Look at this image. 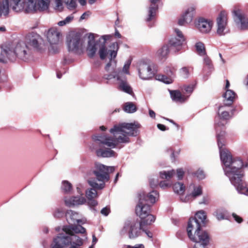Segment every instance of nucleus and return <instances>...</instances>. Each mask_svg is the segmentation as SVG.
Returning <instances> with one entry per match:
<instances>
[{"label": "nucleus", "mask_w": 248, "mask_h": 248, "mask_svg": "<svg viewBox=\"0 0 248 248\" xmlns=\"http://www.w3.org/2000/svg\"><path fill=\"white\" fill-rule=\"evenodd\" d=\"M97 35L90 33L88 35V45L87 52L90 58H93L97 51L98 47L99 49L98 53L101 60H104L107 55L109 62L105 66V69L108 73L104 74L103 78L109 80L115 79L117 81V89L130 95L134 94L133 89L128 83L126 75H130L129 69L131 63V60H127L123 68L117 69V61L115 58L119 46L117 42L112 43L108 49L106 46L107 40H109L111 35H104L100 37L98 40L95 41V37Z\"/></svg>", "instance_id": "obj_1"}, {"label": "nucleus", "mask_w": 248, "mask_h": 248, "mask_svg": "<svg viewBox=\"0 0 248 248\" xmlns=\"http://www.w3.org/2000/svg\"><path fill=\"white\" fill-rule=\"evenodd\" d=\"M140 124L138 123H122L114 124L109 132L113 136L108 134L95 135L93 139L99 145L98 148L92 147L95 150L99 157H116L117 154L112 150L120 143L127 144L130 142L129 137H136L139 133Z\"/></svg>", "instance_id": "obj_2"}, {"label": "nucleus", "mask_w": 248, "mask_h": 248, "mask_svg": "<svg viewBox=\"0 0 248 248\" xmlns=\"http://www.w3.org/2000/svg\"><path fill=\"white\" fill-rule=\"evenodd\" d=\"M223 125L224 124L221 122L217 123L216 120L217 145L223 169L238 193L248 196V187L245 186L242 181L244 176L242 168L244 165L240 158H232L231 153L224 147L225 132L221 128Z\"/></svg>", "instance_id": "obj_3"}, {"label": "nucleus", "mask_w": 248, "mask_h": 248, "mask_svg": "<svg viewBox=\"0 0 248 248\" xmlns=\"http://www.w3.org/2000/svg\"><path fill=\"white\" fill-rule=\"evenodd\" d=\"M32 52L26 41H19L3 45L0 53V62L6 63L8 61H14L16 58L24 61L31 58Z\"/></svg>", "instance_id": "obj_4"}, {"label": "nucleus", "mask_w": 248, "mask_h": 248, "mask_svg": "<svg viewBox=\"0 0 248 248\" xmlns=\"http://www.w3.org/2000/svg\"><path fill=\"white\" fill-rule=\"evenodd\" d=\"M115 167L107 166L100 163H95L93 173L95 179L88 180V183L92 187L102 189L105 187V183L110 179L109 173L113 172Z\"/></svg>", "instance_id": "obj_5"}, {"label": "nucleus", "mask_w": 248, "mask_h": 248, "mask_svg": "<svg viewBox=\"0 0 248 248\" xmlns=\"http://www.w3.org/2000/svg\"><path fill=\"white\" fill-rule=\"evenodd\" d=\"M83 244V239L78 235L61 233L53 239L51 248H81Z\"/></svg>", "instance_id": "obj_6"}, {"label": "nucleus", "mask_w": 248, "mask_h": 248, "mask_svg": "<svg viewBox=\"0 0 248 248\" xmlns=\"http://www.w3.org/2000/svg\"><path fill=\"white\" fill-rule=\"evenodd\" d=\"M139 202L136 207L135 212L136 215L139 216L142 223L146 225H151L155 221V217L150 214V206L145 202L144 194H138Z\"/></svg>", "instance_id": "obj_7"}, {"label": "nucleus", "mask_w": 248, "mask_h": 248, "mask_svg": "<svg viewBox=\"0 0 248 248\" xmlns=\"http://www.w3.org/2000/svg\"><path fill=\"white\" fill-rule=\"evenodd\" d=\"M187 232L189 238L192 241H201L205 243L208 242V233L201 230V224L196 219L190 218L188 222Z\"/></svg>", "instance_id": "obj_8"}, {"label": "nucleus", "mask_w": 248, "mask_h": 248, "mask_svg": "<svg viewBox=\"0 0 248 248\" xmlns=\"http://www.w3.org/2000/svg\"><path fill=\"white\" fill-rule=\"evenodd\" d=\"M138 74L142 80H149L155 74V64L149 60H143L138 64Z\"/></svg>", "instance_id": "obj_9"}, {"label": "nucleus", "mask_w": 248, "mask_h": 248, "mask_svg": "<svg viewBox=\"0 0 248 248\" xmlns=\"http://www.w3.org/2000/svg\"><path fill=\"white\" fill-rule=\"evenodd\" d=\"M66 43L69 51L78 53L84 48V41L79 33L70 32L67 36Z\"/></svg>", "instance_id": "obj_10"}, {"label": "nucleus", "mask_w": 248, "mask_h": 248, "mask_svg": "<svg viewBox=\"0 0 248 248\" xmlns=\"http://www.w3.org/2000/svg\"><path fill=\"white\" fill-rule=\"evenodd\" d=\"M230 32L227 14L221 11L216 18V32L219 36H224Z\"/></svg>", "instance_id": "obj_11"}, {"label": "nucleus", "mask_w": 248, "mask_h": 248, "mask_svg": "<svg viewBox=\"0 0 248 248\" xmlns=\"http://www.w3.org/2000/svg\"><path fill=\"white\" fill-rule=\"evenodd\" d=\"M60 32L55 28L49 29L47 33L46 37L50 44L48 50L51 53H56L59 50V42L60 41Z\"/></svg>", "instance_id": "obj_12"}, {"label": "nucleus", "mask_w": 248, "mask_h": 248, "mask_svg": "<svg viewBox=\"0 0 248 248\" xmlns=\"http://www.w3.org/2000/svg\"><path fill=\"white\" fill-rule=\"evenodd\" d=\"M26 40L28 44L37 51L41 52L46 48L44 40L39 34L36 33L31 32L29 33L27 36Z\"/></svg>", "instance_id": "obj_13"}, {"label": "nucleus", "mask_w": 248, "mask_h": 248, "mask_svg": "<svg viewBox=\"0 0 248 248\" xmlns=\"http://www.w3.org/2000/svg\"><path fill=\"white\" fill-rule=\"evenodd\" d=\"M174 33V36L170 39L169 45L171 49L174 50V52H176L181 50L185 39L183 33L179 29H175Z\"/></svg>", "instance_id": "obj_14"}, {"label": "nucleus", "mask_w": 248, "mask_h": 248, "mask_svg": "<svg viewBox=\"0 0 248 248\" xmlns=\"http://www.w3.org/2000/svg\"><path fill=\"white\" fill-rule=\"evenodd\" d=\"M234 21L237 26L241 30H248V16L240 9L232 11Z\"/></svg>", "instance_id": "obj_15"}, {"label": "nucleus", "mask_w": 248, "mask_h": 248, "mask_svg": "<svg viewBox=\"0 0 248 248\" xmlns=\"http://www.w3.org/2000/svg\"><path fill=\"white\" fill-rule=\"evenodd\" d=\"M30 5L28 10L30 12L33 11H44L48 9L50 0H29Z\"/></svg>", "instance_id": "obj_16"}, {"label": "nucleus", "mask_w": 248, "mask_h": 248, "mask_svg": "<svg viewBox=\"0 0 248 248\" xmlns=\"http://www.w3.org/2000/svg\"><path fill=\"white\" fill-rule=\"evenodd\" d=\"M196 28L202 33H209L212 28L213 22L210 19L200 17L195 22Z\"/></svg>", "instance_id": "obj_17"}, {"label": "nucleus", "mask_w": 248, "mask_h": 248, "mask_svg": "<svg viewBox=\"0 0 248 248\" xmlns=\"http://www.w3.org/2000/svg\"><path fill=\"white\" fill-rule=\"evenodd\" d=\"M10 7L16 12L24 11L26 13H30V10L27 9L30 5L29 0H8Z\"/></svg>", "instance_id": "obj_18"}, {"label": "nucleus", "mask_w": 248, "mask_h": 248, "mask_svg": "<svg viewBox=\"0 0 248 248\" xmlns=\"http://www.w3.org/2000/svg\"><path fill=\"white\" fill-rule=\"evenodd\" d=\"M195 10V9L193 6L187 8L179 19L178 24L180 26H184L190 24L193 20Z\"/></svg>", "instance_id": "obj_19"}, {"label": "nucleus", "mask_w": 248, "mask_h": 248, "mask_svg": "<svg viewBox=\"0 0 248 248\" xmlns=\"http://www.w3.org/2000/svg\"><path fill=\"white\" fill-rule=\"evenodd\" d=\"M145 223L142 221L133 222L130 224V230L129 231V237L130 238H135L140 236L142 231H144Z\"/></svg>", "instance_id": "obj_20"}, {"label": "nucleus", "mask_w": 248, "mask_h": 248, "mask_svg": "<svg viewBox=\"0 0 248 248\" xmlns=\"http://www.w3.org/2000/svg\"><path fill=\"white\" fill-rule=\"evenodd\" d=\"M96 189H98L93 187L92 188H90L86 191V195L88 199V205L90 206L91 209H92L93 210H94V211H96L94 207L98 204L97 202L95 200V199L97 197Z\"/></svg>", "instance_id": "obj_21"}, {"label": "nucleus", "mask_w": 248, "mask_h": 248, "mask_svg": "<svg viewBox=\"0 0 248 248\" xmlns=\"http://www.w3.org/2000/svg\"><path fill=\"white\" fill-rule=\"evenodd\" d=\"M67 221L69 224L83 223L84 221L81 219V216L78 212L71 210H68L65 214Z\"/></svg>", "instance_id": "obj_22"}, {"label": "nucleus", "mask_w": 248, "mask_h": 248, "mask_svg": "<svg viewBox=\"0 0 248 248\" xmlns=\"http://www.w3.org/2000/svg\"><path fill=\"white\" fill-rule=\"evenodd\" d=\"M86 199L82 196H73L66 198L64 200L65 204L69 207L77 206L82 205L86 202Z\"/></svg>", "instance_id": "obj_23"}, {"label": "nucleus", "mask_w": 248, "mask_h": 248, "mask_svg": "<svg viewBox=\"0 0 248 248\" xmlns=\"http://www.w3.org/2000/svg\"><path fill=\"white\" fill-rule=\"evenodd\" d=\"M62 231L64 233L69 234L77 235L78 233H85L86 232V229L79 225L65 226L63 227Z\"/></svg>", "instance_id": "obj_24"}, {"label": "nucleus", "mask_w": 248, "mask_h": 248, "mask_svg": "<svg viewBox=\"0 0 248 248\" xmlns=\"http://www.w3.org/2000/svg\"><path fill=\"white\" fill-rule=\"evenodd\" d=\"M10 12L8 0H0V18L7 17Z\"/></svg>", "instance_id": "obj_25"}, {"label": "nucleus", "mask_w": 248, "mask_h": 248, "mask_svg": "<svg viewBox=\"0 0 248 248\" xmlns=\"http://www.w3.org/2000/svg\"><path fill=\"white\" fill-rule=\"evenodd\" d=\"M159 0H150V5L148 10V15L147 21L151 20L155 16L156 11L158 9V5L157 3Z\"/></svg>", "instance_id": "obj_26"}, {"label": "nucleus", "mask_w": 248, "mask_h": 248, "mask_svg": "<svg viewBox=\"0 0 248 248\" xmlns=\"http://www.w3.org/2000/svg\"><path fill=\"white\" fill-rule=\"evenodd\" d=\"M170 93L172 100L176 102L183 103L188 98L187 96L182 95L178 90L170 91Z\"/></svg>", "instance_id": "obj_27"}, {"label": "nucleus", "mask_w": 248, "mask_h": 248, "mask_svg": "<svg viewBox=\"0 0 248 248\" xmlns=\"http://www.w3.org/2000/svg\"><path fill=\"white\" fill-rule=\"evenodd\" d=\"M235 95L236 94L233 91L227 89L223 94L224 105L225 106L231 105L234 101Z\"/></svg>", "instance_id": "obj_28"}, {"label": "nucleus", "mask_w": 248, "mask_h": 248, "mask_svg": "<svg viewBox=\"0 0 248 248\" xmlns=\"http://www.w3.org/2000/svg\"><path fill=\"white\" fill-rule=\"evenodd\" d=\"M213 215L216 217L217 220L228 219L229 217L228 211L223 208L217 209L213 213Z\"/></svg>", "instance_id": "obj_29"}, {"label": "nucleus", "mask_w": 248, "mask_h": 248, "mask_svg": "<svg viewBox=\"0 0 248 248\" xmlns=\"http://www.w3.org/2000/svg\"><path fill=\"white\" fill-rule=\"evenodd\" d=\"M189 188L191 191L190 194L194 199L202 194V187L200 185L192 184L189 186Z\"/></svg>", "instance_id": "obj_30"}, {"label": "nucleus", "mask_w": 248, "mask_h": 248, "mask_svg": "<svg viewBox=\"0 0 248 248\" xmlns=\"http://www.w3.org/2000/svg\"><path fill=\"white\" fill-rule=\"evenodd\" d=\"M139 194H144L145 195L144 201L145 203L149 204V203L154 204L157 198L158 197V193L156 191L153 190L151 192L146 194L144 192H141Z\"/></svg>", "instance_id": "obj_31"}, {"label": "nucleus", "mask_w": 248, "mask_h": 248, "mask_svg": "<svg viewBox=\"0 0 248 248\" xmlns=\"http://www.w3.org/2000/svg\"><path fill=\"white\" fill-rule=\"evenodd\" d=\"M169 46L167 45L163 46L156 53V56L160 60L167 59L169 53Z\"/></svg>", "instance_id": "obj_32"}, {"label": "nucleus", "mask_w": 248, "mask_h": 248, "mask_svg": "<svg viewBox=\"0 0 248 248\" xmlns=\"http://www.w3.org/2000/svg\"><path fill=\"white\" fill-rule=\"evenodd\" d=\"M227 106H222L219 107L218 110V116L220 120H227L231 117L229 110L226 108Z\"/></svg>", "instance_id": "obj_33"}, {"label": "nucleus", "mask_w": 248, "mask_h": 248, "mask_svg": "<svg viewBox=\"0 0 248 248\" xmlns=\"http://www.w3.org/2000/svg\"><path fill=\"white\" fill-rule=\"evenodd\" d=\"M176 174L174 170H171L168 171L163 170L159 172L160 178L162 179H166L169 181Z\"/></svg>", "instance_id": "obj_34"}, {"label": "nucleus", "mask_w": 248, "mask_h": 248, "mask_svg": "<svg viewBox=\"0 0 248 248\" xmlns=\"http://www.w3.org/2000/svg\"><path fill=\"white\" fill-rule=\"evenodd\" d=\"M123 109L126 113H133L137 111V108L134 103L127 102L124 104Z\"/></svg>", "instance_id": "obj_35"}, {"label": "nucleus", "mask_w": 248, "mask_h": 248, "mask_svg": "<svg viewBox=\"0 0 248 248\" xmlns=\"http://www.w3.org/2000/svg\"><path fill=\"white\" fill-rule=\"evenodd\" d=\"M203 57V70L205 72H210L213 69V65L210 59L207 56L206 54L202 56Z\"/></svg>", "instance_id": "obj_36"}, {"label": "nucleus", "mask_w": 248, "mask_h": 248, "mask_svg": "<svg viewBox=\"0 0 248 248\" xmlns=\"http://www.w3.org/2000/svg\"><path fill=\"white\" fill-rule=\"evenodd\" d=\"M173 189L175 193L179 195H182L185 192L186 188L183 183L177 182L173 185Z\"/></svg>", "instance_id": "obj_37"}, {"label": "nucleus", "mask_w": 248, "mask_h": 248, "mask_svg": "<svg viewBox=\"0 0 248 248\" xmlns=\"http://www.w3.org/2000/svg\"><path fill=\"white\" fill-rule=\"evenodd\" d=\"M176 67L172 65L166 66L164 68V72L168 76L170 77L173 79L175 78Z\"/></svg>", "instance_id": "obj_38"}, {"label": "nucleus", "mask_w": 248, "mask_h": 248, "mask_svg": "<svg viewBox=\"0 0 248 248\" xmlns=\"http://www.w3.org/2000/svg\"><path fill=\"white\" fill-rule=\"evenodd\" d=\"M195 48L198 54L201 56L205 55L206 53L204 45L201 42H198L195 44Z\"/></svg>", "instance_id": "obj_39"}, {"label": "nucleus", "mask_w": 248, "mask_h": 248, "mask_svg": "<svg viewBox=\"0 0 248 248\" xmlns=\"http://www.w3.org/2000/svg\"><path fill=\"white\" fill-rule=\"evenodd\" d=\"M61 188L64 193L68 194L72 189V186L68 181H63L62 182Z\"/></svg>", "instance_id": "obj_40"}, {"label": "nucleus", "mask_w": 248, "mask_h": 248, "mask_svg": "<svg viewBox=\"0 0 248 248\" xmlns=\"http://www.w3.org/2000/svg\"><path fill=\"white\" fill-rule=\"evenodd\" d=\"M192 219H196L197 221L200 222V224L204 223L205 220L206 219L205 213L202 210L198 212L195 216V217H191Z\"/></svg>", "instance_id": "obj_41"}, {"label": "nucleus", "mask_w": 248, "mask_h": 248, "mask_svg": "<svg viewBox=\"0 0 248 248\" xmlns=\"http://www.w3.org/2000/svg\"><path fill=\"white\" fill-rule=\"evenodd\" d=\"M158 80L162 81L163 82L166 83V84H170L171 83L173 79L172 78L166 75H159L158 76Z\"/></svg>", "instance_id": "obj_42"}, {"label": "nucleus", "mask_w": 248, "mask_h": 248, "mask_svg": "<svg viewBox=\"0 0 248 248\" xmlns=\"http://www.w3.org/2000/svg\"><path fill=\"white\" fill-rule=\"evenodd\" d=\"M190 67H184L180 70V73L181 76L185 78H187L189 76V70Z\"/></svg>", "instance_id": "obj_43"}, {"label": "nucleus", "mask_w": 248, "mask_h": 248, "mask_svg": "<svg viewBox=\"0 0 248 248\" xmlns=\"http://www.w3.org/2000/svg\"><path fill=\"white\" fill-rule=\"evenodd\" d=\"M64 211L62 208H56L53 213L54 217L60 218L63 216Z\"/></svg>", "instance_id": "obj_44"}, {"label": "nucleus", "mask_w": 248, "mask_h": 248, "mask_svg": "<svg viewBox=\"0 0 248 248\" xmlns=\"http://www.w3.org/2000/svg\"><path fill=\"white\" fill-rule=\"evenodd\" d=\"M130 224L129 223H125L124 227L120 231V233L121 235H124L127 233L129 234V231L130 230Z\"/></svg>", "instance_id": "obj_45"}, {"label": "nucleus", "mask_w": 248, "mask_h": 248, "mask_svg": "<svg viewBox=\"0 0 248 248\" xmlns=\"http://www.w3.org/2000/svg\"><path fill=\"white\" fill-rule=\"evenodd\" d=\"M64 2L67 5V8L69 9H72L76 7V0H63Z\"/></svg>", "instance_id": "obj_46"}, {"label": "nucleus", "mask_w": 248, "mask_h": 248, "mask_svg": "<svg viewBox=\"0 0 248 248\" xmlns=\"http://www.w3.org/2000/svg\"><path fill=\"white\" fill-rule=\"evenodd\" d=\"M180 200L184 202H188L192 201L194 199L192 197L191 195L190 194H187L186 196L180 195Z\"/></svg>", "instance_id": "obj_47"}, {"label": "nucleus", "mask_w": 248, "mask_h": 248, "mask_svg": "<svg viewBox=\"0 0 248 248\" xmlns=\"http://www.w3.org/2000/svg\"><path fill=\"white\" fill-rule=\"evenodd\" d=\"M159 186L162 189H166L170 187L171 184L167 181H162L159 183Z\"/></svg>", "instance_id": "obj_48"}, {"label": "nucleus", "mask_w": 248, "mask_h": 248, "mask_svg": "<svg viewBox=\"0 0 248 248\" xmlns=\"http://www.w3.org/2000/svg\"><path fill=\"white\" fill-rule=\"evenodd\" d=\"M175 172H176V176L178 180H182L184 175V171L183 169H178Z\"/></svg>", "instance_id": "obj_49"}, {"label": "nucleus", "mask_w": 248, "mask_h": 248, "mask_svg": "<svg viewBox=\"0 0 248 248\" xmlns=\"http://www.w3.org/2000/svg\"><path fill=\"white\" fill-rule=\"evenodd\" d=\"M183 90L185 91L186 93H191L194 90V86L193 85L184 86Z\"/></svg>", "instance_id": "obj_50"}, {"label": "nucleus", "mask_w": 248, "mask_h": 248, "mask_svg": "<svg viewBox=\"0 0 248 248\" xmlns=\"http://www.w3.org/2000/svg\"><path fill=\"white\" fill-rule=\"evenodd\" d=\"M195 176L199 179H203L205 178V174L202 170H198L195 172Z\"/></svg>", "instance_id": "obj_51"}, {"label": "nucleus", "mask_w": 248, "mask_h": 248, "mask_svg": "<svg viewBox=\"0 0 248 248\" xmlns=\"http://www.w3.org/2000/svg\"><path fill=\"white\" fill-rule=\"evenodd\" d=\"M209 201L210 199L208 196H204L199 202V204L207 205L209 203Z\"/></svg>", "instance_id": "obj_52"}, {"label": "nucleus", "mask_w": 248, "mask_h": 248, "mask_svg": "<svg viewBox=\"0 0 248 248\" xmlns=\"http://www.w3.org/2000/svg\"><path fill=\"white\" fill-rule=\"evenodd\" d=\"M232 216L234 219L238 223H241L243 222V219L242 217L236 215L235 213H233Z\"/></svg>", "instance_id": "obj_53"}, {"label": "nucleus", "mask_w": 248, "mask_h": 248, "mask_svg": "<svg viewBox=\"0 0 248 248\" xmlns=\"http://www.w3.org/2000/svg\"><path fill=\"white\" fill-rule=\"evenodd\" d=\"M109 208L108 207H105L101 210V213L105 216H108L109 214Z\"/></svg>", "instance_id": "obj_54"}, {"label": "nucleus", "mask_w": 248, "mask_h": 248, "mask_svg": "<svg viewBox=\"0 0 248 248\" xmlns=\"http://www.w3.org/2000/svg\"><path fill=\"white\" fill-rule=\"evenodd\" d=\"M150 185L151 187L154 188L157 185V182L155 179H150L149 181Z\"/></svg>", "instance_id": "obj_55"}, {"label": "nucleus", "mask_w": 248, "mask_h": 248, "mask_svg": "<svg viewBox=\"0 0 248 248\" xmlns=\"http://www.w3.org/2000/svg\"><path fill=\"white\" fill-rule=\"evenodd\" d=\"M73 19H74V16L72 15L67 16L65 18V19L66 20V22H67V23L68 24H69L70 22H71L73 20Z\"/></svg>", "instance_id": "obj_56"}, {"label": "nucleus", "mask_w": 248, "mask_h": 248, "mask_svg": "<svg viewBox=\"0 0 248 248\" xmlns=\"http://www.w3.org/2000/svg\"><path fill=\"white\" fill-rule=\"evenodd\" d=\"M126 248H144V246L143 244H138L134 247L128 246Z\"/></svg>", "instance_id": "obj_57"}, {"label": "nucleus", "mask_w": 248, "mask_h": 248, "mask_svg": "<svg viewBox=\"0 0 248 248\" xmlns=\"http://www.w3.org/2000/svg\"><path fill=\"white\" fill-rule=\"evenodd\" d=\"M149 114L150 117L155 119V113L152 109L149 110Z\"/></svg>", "instance_id": "obj_58"}, {"label": "nucleus", "mask_w": 248, "mask_h": 248, "mask_svg": "<svg viewBox=\"0 0 248 248\" xmlns=\"http://www.w3.org/2000/svg\"><path fill=\"white\" fill-rule=\"evenodd\" d=\"M157 127L161 131H165L166 130V126L162 124H158Z\"/></svg>", "instance_id": "obj_59"}, {"label": "nucleus", "mask_w": 248, "mask_h": 248, "mask_svg": "<svg viewBox=\"0 0 248 248\" xmlns=\"http://www.w3.org/2000/svg\"><path fill=\"white\" fill-rule=\"evenodd\" d=\"M56 7L58 8H61L62 6V2L61 0H55Z\"/></svg>", "instance_id": "obj_60"}, {"label": "nucleus", "mask_w": 248, "mask_h": 248, "mask_svg": "<svg viewBox=\"0 0 248 248\" xmlns=\"http://www.w3.org/2000/svg\"><path fill=\"white\" fill-rule=\"evenodd\" d=\"M68 23H67V22H66V20L65 19L63 20L59 21L58 23V25L59 26H63L66 25Z\"/></svg>", "instance_id": "obj_61"}, {"label": "nucleus", "mask_w": 248, "mask_h": 248, "mask_svg": "<svg viewBox=\"0 0 248 248\" xmlns=\"http://www.w3.org/2000/svg\"><path fill=\"white\" fill-rule=\"evenodd\" d=\"M143 232H145V233L146 234L148 237L152 238L153 237L152 232H149V231L144 229V231Z\"/></svg>", "instance_id": "obj_62"}, {"label": "nucleus", "mask_w": 248, "mask_h": 248, "mask_svg": "<svg viewBox=\"0 0 248 248\" xmlns=\"http://www.w3.org/2000/svg\"><path fill=\"white\" fill-rule=\"evenodd\" d=\"M79 3L82 6L85 5L86 4V0H78Z\"/></svg>", "instance_id": "obj_63"}, {"label": "nucleus", "mask_w": 248, "mask_h": 248, "mask_svg": "<svg viewBox=\"0 0 248 248\" xmlns=\"http://www.w3.org/2000/svg\"><path fill=\"white\" fill-rule=\"evenodd\" d=\"M97 241V238H96V237L94 235H93V246H94V245L96 243Z\"/></svg>", "instance_id": "obj_64"}]
</instances>
